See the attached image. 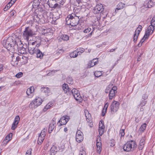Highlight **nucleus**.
<instances>
[{
	"mask_svg": "<svg viewBox=\"0 0 155 155\" xmlns=\"http://www.w3.org/2000/svg\"><path fill=\"white\" fill-rule=\"evenodd\" d=\"M45 137H42L41 136H38L37 141L38 143V144L41 145L42 143L43 140L45 139Z\"/></svg>",
	"mask_w": 155,
	"mask_h": 155,
	"instance_id": "c756f323",
	"label": "nucleus"
},
{
	"mask_svg": "<svg viewBox=\"0 0 155 155\" xmlns=\"http://www.w3.org/2000/svg\"><path fill=\"white\" fill-rule=\"evenodd\" d=\"M125 134L124 130V129H121L120 130L119 134V135L120 137H123L124 136Z\"/></svg>",
	"mask_w": 155,
	"mask_h": 155,
	"instance_id": "e433bc0d",
	"label": "nucleus"
},
{
	"mask_svg": "<svg viewBox=\"0 0 155 155\" xmlns=\"http://www.w3.org/2000/svg\"><path fill=\"white\" fill-rule=\"evenodd\" d=\"M3 69V66L0 64V72L2 71Z\"/></svg>",
	"mask_w": 155,
	"mask_h": 155,
	"instance_id": "0e129e2a",
	"label": "nucleus"
},
{
	"mask_svg": "<svg viewBox=\"0 0 155 155\" xmlns=\"http://www.w3.org/2000/svg\"><path fill=\"white\" fill-rule=\"evenodd\" d=\"M35 91L34 87L33 86H31L30 87V98L32 97L35 94L34 93Z\"/></svg>",
	"mask_w": 155,
	"mask_h": 155,
	"instance_id": "cd10ccee",
	"label": "nucleus"
},
{
	"mask_svg": "<svg viewBox=\"0 0 155 155\" xmlns=\"http://www.w3.org/2000/svg\"><path fill=\"white\" fill-rule=\"evenodd\" d=\"M16 13V12L15 11L13 10L11 11L10 13V15L11 16H14L15 14Z\"/></svg>",
	"mask_w": 155,
	"mask_h": 155,
	"instance_id": "09e8293b",
	"label": "nucleus"
},
{
	"mask_svg": "<svg viewBox=\"0 0 155 155\" xmlns=\"http://www.w3.org/2000/svg\"><path fill=\"white\" fill-rule=\"evenodd\" d=\"M46 131L47 129L44 128L43 130H42L39 136H41L42 137L45 138V136L46 134Z\"/></svg>",
	"mask_w": 155,
	"mask_h": 155,
	"instance_id": "473e14b6",
	"label": "nucleus"
},
{
	"mask_svg": "<svg viewBox=\"0 0 155 155\" xmlns=\"http://www.w3.org/2000/svg\"><path fill=\"white\" fill-rule=\"evenodd\" d=\"M105 128V126L104 125V122L102 120L100 121L99 124V134L101 136L103 134Z\"/></svg>",
	"mask_w": 155,
	"mask_h": 155,
	"instance_id": "4468645a",
	"label": "nucleus"
},
{
	"mask_svg": "<svg viewBox=\"0 0 155 155\" xmlns=\"http://www.w3.org/2000/svg\"><path fill=\"white\" fill-rule=\"evenodd\" d=\"M85 113L87 122L91 123L92 122V119L91 114L87 110L85 111Z\"/></svg>",
	"mask_w": 155,
	"mask_h": 155,
	"instance_id": "aec40b11",
	"label": "nucleus"
},
{
	"mask_svg": "<svg viewBox=\"0 0 155 155\" xmlns=\"http://www.w3.org/2000/svg\"><path fill=\"white\" fill-rule=\"evenodd\" d=\"M102 150V147H97V152L100 154Z\"/></svg>",
	"mask_w": 155,
	"mask_h": 155,
	"instance_id": "49530a36",
	"label": "nucleus"
},
{
	"mask_svg": "<svg viewBox=\"0 0 155 155\" xmlns=\"http://www.w3.org/2000/svg\"><path fill=\"white\" fill-rule=\"evenodd\" d=\"M67 82L68 83L71 84L73 83V81L71 77H68L67 79Z\"/></svg>",
	"mask_w": 155,
	"mask_h": 155,
	"instance_id": "4c0bfd02",
	"label": "nucleus"
},
{
	"mask_svg": "<svg viewBox=\"0 0 155 155\" xmlns=\"http://www.w3.org/2000/svg\"><path fill=\"white\" fill-rule=\"evenodd\" d=\"M12 134L8 135L5 137V140L4 141H5L6 143H7L12 139Z\"/></svg>",
	"mask_w": 155,
	"mask_h": 155,
	"instance_id": "c85d7f7f",
	"label": "nucleus"
},
{
	"mask_svg": "<svg viewBox=\"0 0 155 155\" xmlns=\"http://www.w3.org/2000/svg\"><path fill=\"white\" fill-rule=\"evenodd\" d=\"M69 37L67 35H63L62 36V39L64 40L67 41L69 39Z\"/></svg>",
	"mask_w": 155,
	"mask_h": 155,
	"instance_id": "ea45409f",
	"label": "nucleus"
},
{
	"mask_svg": "<svg viewBox=\"0 0 155 155\" xmlns=\"http://www.w3.org/2000/svg\"><path fill=\"white\" fill-rule=\"evenodd\" d=\"M150 35L149 34L147 33V32H146L143 38H144V39H146L148 38V36Z\"/></svg>",
	"mask_w": 155,
	"mask_h": 155,
	"instance_id": "603ef678",
	"label": "nucleus"
},
{
	"mask_svg": "<svg viewBox=\"0 0 155 155\" xmlns=\"http://www.w3.org/2000/svg\"><path fill=\"white\" fill-rule=\"evenodd\" d=\"M117 48L111 49L110 51V52H111L114 51Z\"/></svg>",
	"mask_w": 155,
	"mask_h": 155,
	"instance_id": "338daca9",
	"label": "nucleus"
},
{
	"mask_svg": "<svg viewBox=\"0 0 155 155\" xmlns=\"http://www.w3.org/2000/svg\"><path fill=\"white\" fill-rule=\"evenodd\" d=\"M23 75V73L21 72H19L17 73L15 77L18 78H19L21 77Z\"/></svg>",
	"mask_w": 155,
	"mask_h": 155,
	"instance_id": "c03bdc74",
	"label": "nucleus"
},
{
	"mask_svg": "<svg viewBox=\"0 0 155 155\" xmlns=\"http://www.w3.org/2000/svg\"><path fill=\"white\" fill-rule=\"evenodd\" d=\"M2 43L3 45L7 48L10 47L15 49L18 46V45L16 44H14L12 39L10 37L4 40Z\"/></svg>",
	"mask_w": 155,
	"mask_h": 155,
	"instance_id": "39448f33",
	"label": "nucleus"
},
{
	"mask_svg": "<svg viewBox=\"0 0 155 155\" xmlns=\"http://www.w3.org/2000/svg\"><path fill=\"white\" fill-rule=\"evenodd\" d=\"M69 55L71 58H75L78 56V53L77 51H74L70 53Z\"/></svg>",
	"mask_w": 155,
	"mask_h": 155,
	"instance_id": "7c9ffc66",
	"label": "nucleus"
},
{
	"mask_svg": "<svg viewBox=\"0 0 155 155\" xmlns=\"http://www.w3.org/2000/svg\"><path fill=\"white\" fill-rule=\"evenodd\" d=\"M20 120V117L18 116H17L15 119L13 123L12 127V129L14 130L17 127V124H18V121Z\"/></svg>",
	"mask_w": 155,
	"mask_h": 155,
	"instance_id": "f3484780",
	"label": "nucleus"
},
{
	"mask_svg": "<svg viewBox=\"0 0 155 155\" xmlns=\"http://www.w3.org/2000/svg\"><path fill=\"white\" fill-rule=\"evenodd\" d=\"M79 155H86L85 151L83 149H81L80 151Z\"/></svg>",
	"mask_w": 155,
	"mask_h": 155,
	"instance_id": "79ce46f5",
	"label": "nucleus"
},
{
	"mask_svg": "<svg viewBox=\"0 0 155 155\" xmlns=\"http://www.w3.org/2000/svg\"><path fill=\"white\" fill-rule=\"evenodd\" d=\"M104 10L103 6L101 4L99 3L97 4L94 8L93 12L95 14L101 13Z\"/></svg>",
	"mask_w": 155,
	"mask_h": 155,
	"instance_id": "9d476101",
	"label": "nucleus"
},
{
	"mask_svg": "<svg viewBox=\"0 0 155 155\" xmlns=\"http://www.w3.org/2000/svg\"><path fill=\"white\" fill-rule=\"evenodd\" d=\"M69 15H71V17L72 18L73 17V16L77 17L79 18L80 16V13L78 11V10L77 9L75 10L74 11V13H72L71 14Z\"/></svg>",
	"mask_w": 155,
	"mask_h": 155,
	"instance_id": "5701e85b",
	"label": "nucleus"
},
{
	"mask_svg": "<svg viewBox=\"0 0 155 155\" xmlns=\"http://www.w3.org/2000/svg\"><path fill=\"white\" fill-rule=\"evenodd\" d=\"M154 26L151 25H150L148 27L146 32H147V33L149 34L150 35L151 34L153 33L154 30Z\"/></svg>",
	"mask_w": 155,
	"mask_h": 155,
	"instance_id": "412c9836",
	"label": "nucleus"
},
{
	"mask_svg": "<svg viewBox=\"0 0 155 155\" xmlns=\"http://www.w3.org/2000/svg\"><path fill=\"white\" fill-rule=\"evenodd\" d=\"M144 140L143 138L141 140L140 142L138 147L139 149L140 150H142L144 147Z\"/></svg>",
	"mask_w": 155,
	"mask_h": 155,
	"instance_id": "393cba45",
	"label": "nucleus"
},
{
	"mask_svg": "<svg viewBox=\"0 0 155 155\" xmlns=\"http://www.w3.org/2000/svg\"><path fill=\"white\" fill-rule=\"evenodd\" d=\"M40 90L42 93L45 94L46 97H47L51 94L50 91V89L47 87L43 86L41 88Z\"/></svg>",
	"mask_w": 155,
	"mask_h": 155,
	"instance_id": "ddd939ff",
	"label": "nucleus"
},
{
	"mask_svg": "<svg viewBox=\"0 0 155 155\" xmlns=\"http://www.w3.org/2000/svg\"><path fill=\"white\" fill-rule=\"evenodd\" d=\"M139 35L137 34V33L136 32H135L134 37V42L137 41Z\"/></svg>",
	"mask_w": 155,
	"mask_h": 155,
	"instance_id": "a19ab883",
	"label": "nucleus"
},
{
	"mask_svg": "<svg viewBox=\"0 0 155 155\" xmlns=\"http://www.w3.org/2000/svg\"><path fill=\"white\" fill-rule=\"evenodd\" d=\"M21 47H18V46L17 47V49L19 53H20L21 54H25V52H24V51L25 50V48H23V45L22 44L20 45Z\"/></svg>",
	"mask_w": 155,
	"mask_h": 155,
	"instance_id": "a878e982",
	"label": "nucleus"
},
{
	"mask_svg": "<svg viewBox=\"0 0 155 155\" xmlns=\"http://www.w3.org/2000/svg\"><path fill=\"white\" fill-rule=\"evenodd\" d=\"M91 31V28L88 27L87 28L84 30V31H83V32L85 33H87Z\"/></svg>",
	"mask_w": 155,
	"mask_h": 155,
	"instance_id": "de8ad7c7",
	"label": "nucleus"
},
{
	"mask_svg": "<svg viewBox=\"0 0 155 155\" xmlns=\"http://www.w3.org/2000/svg\"><path fill=\"white\" fill-rule=\"evenodd\" d=\"M96 143L100 142H101V138L100 136H98L97 137V139L96 140Z\"/></svg>",
	"mask_w": 155,
	"mask_h": 155,
	"instance_id": "6e6d98bb",
	"label": "nucleus"
},
{
	"mask_svg": "<svg viewBox=\"0 0 155 155\" xmlns=\"http://www.w3.org/2000/svg\"><path fill=\"white\" fill-rule=\"evenodd\" d=\"M109 104L107 103L104 105V108L103 109L105 108V109H106V110H107V108L108 107Z\"/></svg>",
	"mask_w": 155,
	"mask_h": 155,
	"instance_id": "e2e57ef3",
	"label": "nucleus"
},
{
	"mask_svg": "<svg viewBox=\"0 0 155 155\" xmlns=\"http://www.w3.org/2000/svg\"><path fill=\"white\" fill-rule=\"evenodd\" d=\"M106 111L107 110H106V109H105V108L103 109L101 114V115L102 116H104L105 115V114L106 113Z\"/></svg>",
	"mask_w": 155,
	"mask_h": 155,
	"instance_id": "13d9d810",
	"label": "nucleus"
},
{
	"mask_svg": "<svg viewBox=\"0 0 155 155\" xmlns=\"http://www.w3.org/2000/svg\"><path fill=\"white\" fill-rule=\"evenodd\" d=\"M125 4H123L122 2L119 3L117 5V8L115 10V12L116 13L117 11L123 9L125 7Z\"/></svg>",
	"mask_w": 155,
	"mask_h": 155,
	"instance_id": "4be33fe9",
	"label": "nucleus"
},
{
	"mask_svg": "<svg viewBox=\"0 0 155 155\" xmlns=\"http://www.w3.org/2000/svg\"><path fill=\"white\" fill-rule=\"evenodd\" d=\"M147 8L145 6H142L141 7V10L143 12V9H144L145 11H146L147 10Z\"/></svg>",
	"mask_w": 155,
	"mask_h": 155,
	"instance_id": "052dcab7",
	"label": "nucleus"
},
{
	"mask_svg": "<svg viewBox=\"0 0 155 155\" xmlns=\"http://www.w3.org/2000/svg\"><path fill=\"white\" fill-rule=\"evenodd\" d=\"M146 125L147 124L146 123H144L142 124L139 129L140 131L141 132H143L146 129Z\"/></svg>",
	"mask_w": 155,
	"mask_h": 155,
	"instance_id": "2f4dec72",
	"label": "nucleus"
},
{
	"mask_svg": "<svg viewBox=\"0 0 155 155\" xmlns=\"http://www.w3.org/2000/svg\"><path fill=\"white\" fill-rule=\"evenodd\" d=\"M29 37V28L28 27H26L25 30L24 31L23 33V37L25 40L28 42V45H29V41H28Z\"/></svg>",
	"mask_w": 155,
	"mask_h": 155,
	"instance_id": "f8f14e48",
	"label": "nucleus"
},
{
	"mask_svg": "<svg viewBox=\"0 0 155 155\" xmlns=\"http://www.w3.org/2000/svg\"><path fill=\"white\" fill-rule=\"evenodd\" d=\"M34 35V33L32 31L30 30V45L31 46V50L30 51V54H34L35 52L37 49H35V47L37 44L36 41L31 42V39L30 38L31 37V36Z\"/></svg>",
	"mask_w": 155,
	"mask_h": 155,
	"instance_id": "423d86ee",
	"label": "nucleus"
},
{
	"mask_svg": "<svg viewBox=\"0 0 155 155\" xmlns=\"http://www.w3.org/2000/svg\"><path fill=\"white\" fill-rule=\"evenodd\" d=\"M40 4V2L39 0H34V1L32 5V7L34 8L31 11V12L32 11L33 12L31 16L32 17V20H31V21L37 22L39 20V18L38 16V13H37V12L40 9V11L41 12L43 11V9L42 8H36L38 7Z\"/></svg>",
	"mask_w": 155,
	"mask_h": 155,
	"instance_id": "f257e3e1",
	"label": "nucleus"
},
{
	"mask_svg": "<svg viewBox=\"0 0 155 155\" xmlns=\"http://www.w3.org/2000/svg\"><path fill=\"white\" fill-rule=\"evenodd\" d=\"M145 40V39H144V38H143L141 40L140 42L138 44L139 46H141L142 45V43Z\"/></svg>",
	"mask_w": 155,
	"mask_h": 155,
	"instance_id": "5fc2aeb1",
	"label": "nucleus"
},
{
	"mask_svg": "<svg viewBox=\"0 0 155 155\" xmlns=\"http://www.w3.org/2000/svg\"><path fill=\"white\" fill-rule=\"evenodd\" d=\"M83 133L82 132H81L80 130H78L77 131L76 135H83Z\"/></svg>",
	"mask_w": 155,
	"mask_h": 155,
	"instance_id": "8fccbe9b",
	"label": "nucleus"
},
{
	"mask_svg": "<svg viewBox=\"0 0 155 155\" xmlns=\"http://www.w3.org/2000/svg\"><path fill=\"white\" fill-rule=\"evenodd\" d=\"M147 98V96L146 94H143L142 96V98L144 99H146Z\"/></svg>",
	"mask_w": 155,
	"mask_h": 155,
	"instance_id": "680f3d73",
	"label": "nucleus"
},
{
	"mask_svg": "<svg viewBox=\"0 0 155 155\" xmlns=\"http://www.w3.org/2000/svg\"><path fill=\"white\" fill-rule=\"evenodd\" d=\"M69 117L68 116H66V117L63 116L61 118L58 122L60 123V125H63L66 124L67 122L68 121Z\"/></svg>",
	"mask_w": 155,
	"mask_h": 155,
	"instance_id": "2eb2a0df",
	"label": "nucleus"
},
{
	"mask_svg": "<svg viewBox=\"0 0 155 155\" xmlns=\"http://www.w3.org/2000/svg\"><path fill=\"white\" fill-rule=\"evenodd\" d=\"M34 54H35L37 55V57L38 58H39L40 59L43 56V55L41 51L37 49L35 52Z\"/></svg>",
	"mask_w": 155,
	"mask_h": 155,
	"instance_id": "b1692460",
	"label": "nucleus"
},
{
	"mask_svg": "<svg viewBox=\"0 0 155 155\" xmlns=\"http://www.w3.org/2000/svg\"><path fill=\"white\" fill-rule=\"evenodd\" d=\"M94 75L96 77L98 78L102 75V73L101 71H97L95 72Z\"/></svg>",
	"mask_w": 155,
	"mask_h": 155,
	"instance_id": "c9c22d12",
	"label": "nucleus"
},
{
	"mask_svg": "<svg viewBox=\"0 0 155 155\" xmlns=\"http://www.w3.org/2000/svg\"><path fill=\"white\" fill-rule=\"evenodd\" d=\"M20 59V58L19 56H17L16 57V61H15V64H18V62Z\"/></svg>",
	"mask_w": 155,
	"mask_h": 155,
	"instance_id": "4d7b16f0",
	"label": "nucleus"
},
{
	"mask_svg": "<svg viewBox=\"0 0 155 155\" xmlns=\"http://www.w3.org/2000/svg\"><path fill=\"white\" fill-rule=\"evenodd\" d=\"M146 104V102L145 101H142L140 104H139V106H141V107H142L144 106Z\"/></svg>",
	"mask_w": 155,
	"mask_h": 155,
	"instance_id": "3c124183",
	"label": "nucleus"
},
{
	"mask_svg": "<svg viewBox=\"0 0 155 155\" xmlns=\"http://www.w3.org/2000/svg\"><path fill=\"white\" fill-rule=\"evenodd\" d=\"M84 50H85L83 48H80L78 49V51H81L82 53L84 51Z\"/></svg>",
	"mask_w": 155,
	"mask_h": 155,
	"instance_id": "69168bd1",
	"label": "nucleus"
},
{
	"mask_svg": "<svg viewBox=\"0 0 155 155\" xmlns=\"http://www.w3.org/2000/svg\"><path fill=\"white\" fill-rule=\"evenodd\" d=\"M97 60L96 59H94L90 61L88 64L87 67L90 68L93 67L97 64Z\"/></svg>",
	"mask_w": 155,
	"mask_h": 155,
	"instance_id": "a211bd4d",
	"label": "nucleus"
},
{
	"mask_svg": "<svg viewBox=\"0 0 155 155\" xmlns=\"http://www.w3.org/2000/svg\"><path fill=\"white\" fill-rule=\"evenodd\" d=\"M55 124V122L54 120H53L49 124V127L48 128V131L49 133H51L52 132V131L55 127L54 125Z\"/></svg>",
	"mask_w": 155,
	"mask_h": 155,
	"instance_id": "6ab92c4d",
	"label": "nucleus"
},
{
	"mask_svg": "<svg viewBox=\"0 0 155 155\" xmlns=\"http://www.w3.org/2000/svg\"><path fill=\"white\" fill-rule=\"evenodd\" d=\"M22 58L23 59H25L26 60L24 61V64L27 63L28 62V57L27 56V54L22 56Z\"/></svg>",
	"mask_w": 155,
	"mask_h": 155,
	"instance_id": "58836bf2",
	"label": "nucleus"
},
{
	"mask_svg": "<svg viewBox=\"0 0 155 155\" xmlns=\"http://www.w3.org/2000/svg\"><path fill=\"white\" fill-rule=\"evenodd\" d=\"M69 95H72L74 99L78 101L81 102L82 100L81 96L78 91L76 89H73L71 91L70 94Z\"/></svg>",
	"mask_w": 155,
	"mask_h": 155,
	"instance_id": "0eeeda50",
	"label": "nucleus"
},
{
	"mask_svg": "<svg viewBox=\"0 0 155 155\" xmlns=\"http://www.w3.org/2000/svg\"><path fill=\"white\" fill-rule=\"evenodd\" d=\"M148 3L151 6L155 5V0H150L148 2Z\"/></svg>",
	"mask_w": 155,
	"mask_h": 155,
	"instance_id": "a18cd8bd",
	"label": "nucleus"
},
{
	"mask_svg": "<svg viewBox=\"0 0 155 155\" xmlns=\"http://www.w3.org/2000/svg\"><path fill=\"white\" fill-rule=\"evenodd\" d=\"M151 25L155 26V15L154 17H153L151 21Z\"/></svg>",
	"mask_w": 155,
	"mask_h": 155,
	"instance_id": "37998d69",
	"label": "nucleus"
},
{
	"mask_svg": "<svg viewBox=\"0 0 155 155\" xmlns=\"http://www.w3.org/2000/svg\"><path fill=\"white\" fill-rule=\"evenodd\" d=\"M16 2V0H11L10 2H11V3L13 5Z\"/></svg>",
	"mask_w": 155,
	"mask_h": 155,
	"instance_id": "774afa93",
	"label": "nucleus"
},
{
	"mask_svg": "<svg viewBox=\"0 0 155 155\" xmlns=\"http://www.w3.org/2000/svg\"><path fill=\"white\" fill-rule=\"evenodd\" d=\"M137 147L135 141L130 140L127 141L123 146L124 150L127 152L132 151L134 150Z\"/></svg>",
	"mask_w": 155,
	"mask_h": 155,
	"instance_id": "7ed1b4c3",
	"label": "nucleus"
},
{
	"mask_svg": "<svg viewBox=\"0 0 155 155\" xmlns=\"http://www.w3.org/2000/svg\"><path fill=\"white\" fill-rule=\"evenodd\" d=\"M120 104L118 102L115 101H113L110 107L111 113L112 114L117 112L119 108Z\"/></svg>",
	"mask_w": 155,
	"mask_h": 155,
	"instance_id": "6e6552de",
	"label": "nucleus"
},
{
	"mask_svg": "<svg viewBox=\"0 0 155 155\" xmlns=\"http://www.w3.org/2000/svg\"><path fill=\"white\" fill-rule=\"evenodd\" d=\"M97 147H102V144L101 142L96 143Z\"/></svg>",
	"mask_w": 155,
	"mask_h": 155,
	"instance_id": "bf43d9fd",
	"label": "nucleus"
},
{
	"mask_svg": "<svg viewBox=\"0 0 155 155\" xmlns=\"http://www.w3.org/2000/svg\"><path fill=\"white\" fill-rule=\"evenodd\" d=\"M71 17V15H68V18H66L67 24L72 26H77L78 24L79 18L74 16L73 18Z\"/></svg>",
	"mask_w": 155,
	"mask_h": 155,
	"instance_id": "20e7f679",
	"label": "nucleus"
},
{
	"mask_svg": "<svg viewBox=\"0 0 155 155\" xmlns=\"http://www.w3.org/2000/svg\"><path fill=\"white\" fill-rule=\"evenodd\" d=\"M62 88L65 93L67 94L68 95L70 94L71 90L69 88L67 84H63L62 85Z\"/></svg>",
	"mask_w": 155,
	"mask_h": 155,
	"instance_id": "dca6fc26",
	"label": "nucleus"
},
{
	"mask_svg": "<svg viewBox=\"0 0 155 155\" xmlns=\"http://www.w3.org/2000/svg\"><path fill=\"white\" fill-rule=\"evenodd\" d=\"M51 105L52 104H51L50 103H48L45 106V108L43 109L44 111H46L48 109H49L50 107H51Z\"/></svg>",
	"mask_w": 155,
	"mask_h": 155,
	"instance_id": "f704fd0d",
	"label": "nucleus"
},
{
	"mask_svg": "<svg viewBox=\"0 0 155 155\" xmlns=\"http://www.w3.org/2000/svg\"><path fill=\"white\" fill-rule=\"evenodd\" d=\"M117 89L116 86H113L112 88L109 91V98L110 99H112L113 97H114L115 94L117 93Z\"/></svg>",
	"mask_w": 155,
	"mask_h": 155,
	"instance_id": "9b49d317",
	"label": "nucleus"
},
{
	"mask_svg": "<svg viewBox=\"0 0 155 155\" xmlns=\"http://www.w3.org/2000/svg\"><path fill=\"white\" fill-rule=\"evenodd\" d=\"M142 26L140 25L138 26L137 28L135 30V32L137 33L138 35H139L140 31H141Z\"/></svg>",
	"mask_w": 155,
	"mask_h": 155,
	"instance_id": "72a5a7b5",
	"label": "nucleus"
},
{
	"mask_svg": "<svg viewBox=\"0 0 155 155\" xmlns=\"http://www.w3.org/2000/svg\"><path fill=\"white\" fill-rule=\"evenodd\" d=\"M64 3L63 0H48L47 4L50 8H60L61 5H62Z\"/></svg>",
	"mask_w": 155,
	"mask_h": 155,
	"instance_id": "f03ea898",
	"label": "nucleus"
},
{
	"mask_svg": "<svg viewBox=\"0 0 155 155\" xmlns=\"http://www.w3.org/2000/svg\"><path fill=\"white\" fill-rule=\"evenodd\" d=\"M42 101H43L40 97H36L35 99L32 101L30 104H31V106L33 105L32 107L35 108L40 105L41 104Z\"/></svg>",
	"mask_w": 155,
	"mask_h": 155,
	"instance_id": "1a4fd4ad",
	"label": "nucleus"
},
{
	"mask_svg": "<svg viewBox=\"0 0 155 155\" xmlns=\"http://www.w3.org/2000/svg\"><path fill=\"white\" fill-rule=\"evenodd\" d=\"M83 139V135H76V141L78 143L81 142L82 141Z\"/></svg>",
	"mask_w": 155,
	"mask_h": 155,
	"instance_id": "bb28decb",
	"label": "nucleus"
},
{
	"mask_svg": "<svg viewBox=\"0 0 155 155\" xmlns=\"http://www.w3.org/2000/svg\"><path fill=\"white\" fill-rule=\"evenodd\" d=\"M12 4L11 3V2H9L6 6L7 9H9L12 5Z\"/></svg>",
	"mask_w": 155,
	"mask_h": 155,
	"instance_id": "864d4df0",
	"label": "nucleus"
}]
</instances>
